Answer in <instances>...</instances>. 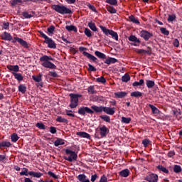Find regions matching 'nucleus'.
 Returning a JSON list of instances; mask_svg holds the SVG:
<instances>
[{
	"instance_id": "nucleus-61",
	"label": "nucleus",
	"mask_w": 182,
	"mask_h": 182,
	"mask_svg": "<svg viewBox=\"0 0 182 182\" xmlns=\"http://www.w3.org/2000/svg\"><path fill=\"white\" fill-rule=\"evenodd\" d=\"M180 46V42L178 41V39H175L173 41V46H176V48H178Z\"/></svg>"
},
{
	"instance_id": "nucleus-3",
	"label": "nucleus",
	"mask_w": 182,
	"mask_h": 182,
	"mask_svg": "<svg viewBox=\"0 0 182 182\" xmlns=\"http://www.w3.org/2000/svg\"><path fill=\"white\" fill-rule=\"evenodd\" d=\"M65 154L67 156H69L68 157L65 156L64 157L65 160H67V161H76L77 160V154H75V151L70 150V149H65Z\"/></svg>"
},
{
	"instance_id": "nucleus-21",
	"label": "nucleus",
	"mask_w": 182,
	"mask_h": 182,
	"mask_svg": "<svg viewBox=\"0 0 182 182\" xmlns=\"http://www.w3.org/2000/svg\"><path fill=\"white\" fill-rule=\"evenodd\" d=\"M7 69L13 72H19V66L18 65H8Z\"/></svg>"
},
{
	"instance_id": "nucleus-28",
	"label": "nucleus",
	"mask_w": 182,
	"mask_h": 182,
	"mask_svg": "<svg viewBox=\"0 0 182 182\" xmlns=\"http://www.w3.org/2000/svg\"><path fill=\"white\" fill-rule=\"evenodd\" d=\"M143 85H144V80L141 79L139 80V82L135 81L134 82H133L132 86H134V87H136V86H143Z\"/></svg>"
},
{
	"instance_id": "nucleus-51",
	"label": "nucleus",
	"mask_w": 182,
	"mask_h": 182,
	"mask_svg": "<svg viewBox=\"0 0 182 182\" xmlns=\"http://www.w3.org/2000/svg\"><path fill=\"white\" fill-rule=\"evenodd\" d=\"M96 81L99 83H106V78H104L103 77H97Z\"/></svg>"
},
{
	"instance_id": "nucleus-48",
	"label": "nucleus",
	"mask_w": 182,
	"mask_h": 182,
	"mask_svg": "<svg viewBox=\"0 0 182 182\" xmlns=\"http://www.w3.org/2000/svg\"><path fill=\"white\" fill-rule=\"evenodd\" d=\"M173 171H174V173H181V166H180L178 165H175L173 167Z\"/></svg>"
},
{
	"instance_id": "nucleus-29",
	"label": "nucleus",
	"mask_w": 182,
	"mask_h": 182,
	"mask_svg": "<svg viewBox=\"0 0 182 182\" xmlns=\"http://www.w3.org/2000/svg\"><path fill=\"white\" fill-rule=\"evenodd\" d=\"M116 62H117L116 58H109L105 61V63L107 65H110L111 63H116Z\"/></svg>"
},
{
	"instance_id": "nucleus-37",
	"label": "nucleus",
	"mask_w": 182,
	"mask_h": 182,
	"mask_svg": "<svg viewBox=\"0 0 182 182\" xmlns=\"http://www.w3.org/2000/svg\"><path fill=\"white\" fill-rule=\"evenodd\" d=\"M22 0H12L11 2V6H16V5H21Z\"/></svg>"
},
{
	"instance_id": "nucleus-13",
	"label": "nucleus",
	"mask_w": 182,
	"mask_h": 182,
	"mask_svg": "<svg viewBox=\"0 0 182 182\" xmlns=\"http://www.w3.org/2000/svg\"><path fill=\"white\" fill-rule=\"evenodd\" d=\"M91 109H92V110H94L95 113H102V112H103L104 107L103 106L97 107L96 105H92L91 107Z\"/></svg>"
},
{
	"instance_id": "nucleus-45",
	"label": "nucleus",
	"mask_w": 182,
	"mask_h": 182,
	"mask_svg": "<svg viewBox=\"0 0 182 182\" xmlns=\"http://www.w3.org/2000/svg\"><path fill=\"white\" fill-rule=\"evenodd\" d=\"M18 91L21 93H25V92H26V87L24 85H20L18 86Z\"/></svg>"
},
{
	"instance_id": "nucleus-8",
	"label": "nucleus",
	"mask_w": 182,
	"mask_h": 182,
	"mask_svg": "<svg viewBox=\"0 0 182 182\" xmlns=\"http://www.w3.org/2000/svg\"><path fill=\"white\" fill-rule=\"evenodd\" d=\"M139 36H141V38H143L144 41H149V39H150V38L153 36V34L148 32L147 31H141L139 33Z\"/></svg>"
},
{
	"instance_id": "nucleus-46",
	"label": "nucleus",
	"mask_w": 182,
	"mask_h": 182,
	"mask_svg": "<svg viewBox=\"0 0 182 182\" xmlns=\"http://www.w3.org/2000/svg\"><path fill=\"white\" fill-rule=\"evenodd\" d=\"M48 176H50V177H52L53 178H54V180H58L59 178V177L58 176H56V174H55L53 172L49 171L48 172Z\"/></svg>"
},
{
	"instance_id": "nucleus-23",
	"label": "nucleus",
	"mask_w": 182,
	"mask_h": 182,
	"mask_svg": "<svg viewBox=\"0 0 182 182\" xmlns=\"http://www.w3.org/2000/svg\"><path fill=\"white\" fill-rule=\"evenodd\" d=\"M63 144H65V141L62 139H58L54 142V145L55 146V147H58V146H62Z\"/></svg>"
},
{
	"instance_id": "nucleus-49",
	"label": "nucleus",
	"mask_w": 182,
	"mask_h": 182,
	"mask_svg": "<svg viewBox=\"0 0 182 182\" xmlns=\"http://www.w3.org/2000/svg\"><path fill=\"white\" fill-rule=\"evenodd\" d=\"M77 178H78L79 181H80V182L85 181V180H86V175L80 174V175H78Z\"/></svg>"
},
{
	"instance_id": "nucleus-32",
	"label": "nucleus",
	"mask_w": 182,
	"mask_h": 182,
	"mask_svg": "<svg viewBox=\"0 0 182 182\" xmlns=\"http://www.w3.org/2000/svg\"><path fill=\"white\" fill-rule=\"evenodd\" d=\"M11 141L13 143H16V141H18V140H19V137L18 136V134L16 133L13 134L11 136Z\"/></svg>"
},
{
	"instance_id": "nucleus-55",
	"label": "nucleus",
	"mask_w": 182,
	"mask_h": 182,
	"mask_svg": "<svg viewBox=\"0 0 182 182\" xmlns=\"http://www.w3.org/2000/svg\"><path fill=\"white\" fill-rule=\"evenodd\" d=\"M47 31L48 33H53V32H55V26H50L48 28Z\"/></svg>"
},
{
	"instance_id": "nucleus-4",
	"label": "nucleus",
	"mask_w": 182,
	"mask_h": 182,
	"mask_svg": "<svg viewBox=\"0 0 182 182\" xmlns=\"http://www.w3.org/2000/svg\"><path fill=\"white\" fill-rule=\"evenodd\" d=\"M100 28L102 31L103 33H105V35L107 36L111 35L112 38L115 39V41H119V35H117V33L113 31V30H109L103 26H100Z\"/></svg>"
},
{
	"instance_id": "nucleus-56",
	"label": "nucleus",
	"mask_w": 182,
	"mask_h": 182,
	"mask_svg": "<svg viewBox=\"0 0 182 182\" xmlns=\"http://www.w3.org/2000/svg\"><path fill=\"white\" fill-rule=\"evenodd\" d=\"M23 16L26 19H29L30 18H32L33 16L31 14H29V13L28 12H24L23 13Z\"/></svg>"
},
{
	"instance_id": "nucleus-1",
	"label": "nucleus",
	"mask_w": 182,
	"mask_h": 182,
	"mask_svg": "<svg viewBox=\"0 0 182 182\" xmlns=\"http://www.w3.org/2000/svg\"><path fill=\"white\" fill-rule=\"evenodd\" d=\"M52 9L55 11V12H58V14H60L61 15H67L69 14H72V10L66 6H64L63 4L59 5V4H54L52 6Z\"/></svg>"
},
{
	"instance_id": "nucleus-34",
	"label": "nucleus",
	"mask_w": 182,
	"mask_h": 182,
	"mask_svg": "<svg viewBox=\"0 0 182 182\" xmlns=\"http://www.w3.org/2000/svg\"><path fill=\"white\" fill-rule=\"evenodd\" d=\"M121 122L122 123H125L126 124H129V123L132 122V118L122 117Z\"/></svg>"
},
{
	"instance_id": "nucleus-27",
	"label": "nucleus",
	"mask_w": 182,
	"mask_h": 182,
	"mask_svg": "<svg viewBox=\"0 0 182 182\" xmlns=\"http://www.w3.org/2000/svg\"><path fill=\"white\" fill-rule=\"evenodd\" d=\"M95 55H97L100 59H106V55L105 53H101L100 51H95Z\"/></svg>"
},
{
	"instance_id": "nucleus-54",
	"label": "nucleus",
	"mask_w": 182,
	"mask_h": 182,
	"mask_svg": "<svg viewBox=\"0 0 182 182\" xmlns=\"http://www.w3.org/2000/svg\"><path fill=\"white\" fill-rule=\"evenodd\" d=\"M88 93L90 95H93L95 93V87L94 86H90L87 89Z\"/></svg>"
},
{
	"instance_id": "nucleus-20",
	"label": "nucleus",
	"mask_w": 182,
	"mask_h": 182,
	"mask_svg": "<svg viewBox=\"0 0 182 182\" xmlns=\"http://www.w3.org/2000/svg\"><path fill=\"white\" fill-rule=\"evenodd\" d=\"M77 136H80V137H84L85 139H89L90 135L86 132H79L76 133Z\"/></svg>"
},
{
	"instance_id": "nucleus-18",
	"label": "nucleus",
	"mask_w": 182,
	"mask_h": 182,
	"mask_svg": "<svg viewBox=\"0 0 182 182\" xmlns=\"http://www.w3.org/2000/svg\"><path fill=\"white\" fill-rule=\"evenodd\" d=\"M149 106L151 109L153 114H160V110H159V109H157V107H156L154 105L149 104Z\"/></svg>"
},
{
	"instance_id": "nucleus-12",
	"label": "nucleus",
	"mask_w": 182,
	"mask_h": 182,
	"mask_svg": "<svg viewBox=\"0 0 182 182\" xmlns=\"http://www.w3.org/2000/svg\"><path fill=\"white\" fill-rule=\"evenodd\" d=\"M82 55L84 56H85L86 58H87V59H90V60H92L93 62H96L97 60V58L96 57H95L93 55H92L86 51H84L82 53Z\"/></svg>"
},
{
	"instance_id": "nucleus-2",
	"label": "nucleus",
	"mask_w": 182,
	"mask_h": 182,
	"mask_svg": "<svg viewBox=\"0 0 182 182\" xmlns=\"http://www.w3.org/2000/svg\"><path fill=\"white\" fill-rule=\"evenodd\" d=\"M41 62H43L42 66L46 68L47 69H55L56 65L55 64L50 63L49 60H53V58L50 56L43 55V57L40 58Z\"/></svg>"
},
{
	"instance_id": "nucleus-14",
	"label": "nucleus",
	"mask_w": 182,
	"mask_h": 182,
	"mask_svg": "<svg viewBox=\"0 0 182 182\" xmlns=\"http://www.w3.org/2000/svg\"><path fill=\"white\" fill-rule=\"evenodd\" d=\"M29 176H31V177H36V178H41L42 176H43V173L41 172L30 171Z\"/></svg>"
},
{
	"instance_id": "nucleus-40",
	"label": "nucleus",
	"mask_w": 182,
	"mask_h": 182,
	"mask_svg": "<svg viewBox=\"0 0 182 182\" xmlns=\"http://www.w3.org/2000/svg\"><path fill=\"white\" fill-rule=\"evenodd\" d=\"M158 170H160V171H163V173H166V174H168V169L166 168V167L159 165L157 166Z\"/></svg>"
},
{
	"instance_id": "nucleus-42",
	"label": "nucleus",
	"mask_w": 182,
	"mask_h": 182,
	"mask_svg": "<svg viewBox=\"0 0 182 182\" xmlns=\"http://www.w3.org/2000/svg\"><path fill=\"white\" fill-rule=\"evenodd\" d=\"M100 117V119H102V120H104V122L110 123V117H109L107 115H101Z\"/></svg>"
},
{
	"instance_id": "nucleus-24",
	"label": "nucleus",
	"mask_w": 182,
	"mask_h": 182,
	"mask_svg": "<svg viewBox=\"0 0 182 182\" xmlns=\"http://www.w3.org/2000/svg\"><path fill=\"white\" fill-rule=\"evenodd\" d=\"M65 29L68 31V32H72V31H73V32H77V28H76V26H65Z\"/></svg>"
},
{
	"instance_id": "nucleus-59",
	"label": "nucleus",
	"mask_w": 182,
	"mask_h": 182,
	"mask_svg": "<svg viewBox=\"0 0 182 182\" xmlns=\"http://www.w3.org/2000/svg\"><path fill=\"white\" fill-rule=\"evenodd\" d=\"M149 143H150V141H149V139H144L142 141V144L144 147H147V146H149Z\"/></svg>"
},
{
	"instance_id": "nucleus-57",
	"label": "nucleus",
	"mask_w": 182,
	"mask_h": 182,
	"mask_svg": "<svg viewBox=\"0 0 182 182\" xmlns=\"http://www.w3.org/2000/svg\"><path fill=\"white\" fill-rule=\"evenodd\" d=\"M88 70L90 72H96V68H95L92 64H88Z\"/></svg>"
},
{
	"instance_id": "nucleus-62",
	"label": "nucleus",
	"mask_w": 182,
	"mask_h": 182,
	"mask_svg": "<svg viewBox=\"0 0 182 182\" xmlns=\"http://www.w3.org/2000/svg\"><path fill=\"white\" fill-rule=\"evenodd\" d=\"M50 132L52 134H55V133H56V128L55 127H50Z\"/></svg>"
},
{
	"instance_id": "nucleus-43",
	"label": "nucleus",
	"mask_w": 182,
	"mask_h": 182,
	"mask_svg": "<svg viewBox=\"0 0 182 182\" xmlns=\"http://www.w3.org/2000/svg\"><path fill=\"white\" fill-rule=\"evenodd\" d=\"M160 31L161 33H163V35H166V36H168V35H170V32L167 30V28L164 27H161L160 28Z\"/></svg>"
},
{
	"instance_id": "nucleus-41",
	"label": "nucleus",
	"mask_w": 182,
	"mask_h": 182,
	"mask_svg": "<svg viewBox=\"0 0 182 182\" xmlns=\"http://www.w3.org/2000/svg\"><path fill=\"white\" fill-rule=\"evenodd\" d=\"M36 126L38 129H40V130H46V127H45V124L42 122L37 123Z\"/></svg>"
},
{
	"instance_id": "nucleus-39",
	"label": "nucleus",
	"mask_w": 182,
	"mask_h": 182,
	"mask_svg": "<svg viewBox=\"0 0 182 182\" xmlns=\"http://www.w3.org/2000/svg\"><path fill=\"white\" fill-rule=\"evenodd\" d=\"M32 79L35 81V82H41L42 80V75L41 74H39V75L38 76H35V75H33L32 76Z\"/></svg>"
},
{
	"instance_id": "nucleus-44",
	"label": "nucleus",
	"mask_w": 182,
	"mask_h": 182,
	"mask_svg": "<svg viewBox=\"0 0 182 182\" xmlns=\"http://www.w3.org/2000/svg\"><path fill=\"white\" fill-rule=\"evenodd\" d=\"M28 170L26 168H23L22 171L20 172V176H29Z\"/></svg>"
},
{
	"instance_id": "nucleus-22",
	"label": "nucleus",
	"mask_w": 182,
	"mask_h": 182,
	"mask_svg": "<svg viewBox=\"0 0 182 182\" xmlns=\"http://www.w3.org/2000/svg\"><path fill=\"white\" fill-rule=\"evenodd\" d=\"M128 39L130 42H135L136 43H140V40L139 38H137V37H136V36L132 35L129 37Z\"/></svg>"
},
{
	"instance_id": "nucleus-7",
	"label": "nucleus",
	"mask_w": 182,
	"mask_h": 182,
	"mask_svg": "<svg viewBox=\"0 0 182 182\" xmlns=\"http://www.w3.org/2000/svg\"><path fill=\"white\" fill-rule=\"evenodd\" d=\"M146 180L149 182H157L159 181V176L155 173H150L146 177Z\"/></svg>"
},
{
	"instance_id": "nucleus-15",
	"label": "nucleus",
	"mask_w": 182,
	"mask_h": 182,
	"mask_svg": "<svg viewBox=\"0 0 182 182\" xmlns=\"http://www.w3.org/2000/svg\"><path fill=\"white\" fill-rule=\"evenodd\" d=\"M17 42L21 45V46H23V48H29V46H28V43L25 41L22 38H16Z\"/></svg>"
},
{
	"instance_id": "nucleus-10",
	"label": "nucleus",
	"mask_w": 182,
	"mask_h": 182,
	"mask_svg": "<svg viewBox=\"0 0 182 182\" xmlns=\"http://www.w3.org/2000/svg\"><path fill=\"white\" fill-rule=\"evenodd\" d=\"M99 129L101 137H106V136H107V133H109V128L103 125L102 127H100Z\"/></svg>"
},
{
	"instance_id": "nucleus-30",
	"label": "nucleus",
	"mask_w": 182,
	"mask_h": 182,
	"mask_svg": "<svg viewBox=\"0 0 182 182\" xmlns=\"http://www.w3.org/2000/svg\"><path fill=\"white\" fill-rule=\"evenodd\" d=\"M15 79H16L17 80H23V76H22V74L21 73H12Z\"/></svg>"
},
{
	"instance_id": "nucleus-19",
	"label": "nucleus",
	"mask_w": 182,
	"mask_h": 182,
	"mask_svg": "<svg viewBox=\"0 0 182 182\" xmlns=\"http://www.w3.org/2000/svg\"><path fill=\"white\" fill-rule=\"evenodd\" d=\"M129 174H130L129 169H124L119 172L121 177H129Z\"/></svg>"
},
{
	"instance_id": "nucleus-60",
	"label": "nucleus",
	"mask_w": 182,
	"mask_h": 182,
	"mask_svg": "<svg viewBox=\"0 0 182 182\" xmlns=\"http://www.w3.org/2000/svg\"><path fill=\"white\" fill-rule=\"evenodd\" d=\"M39 33H40L41 36H42V38H43L45 39V41L49 38L43 31H39Z\"/></svg>"
},
{
	"instance_id": "nucleus-36",
	"label": "nucleus",
	"mask_w": 182,
	"mask_h": 182,
	"mask_svg": "<svg viewBox=\"0 0 182 182\" xmlns=\"http://www.w3.org/2000/svg\"><path fill=\"white\" fill-rule=\"evenodd\" d=\"M129 21L131 22H133V23H136V25L140 24V22L139 21V20L135 18L134 16H130L129 17Z\"/></svg>"
},
{
	"instance_id": "nucleus-6",
	"label": "nucleus",
	"mask_w": 182,
	"mask_h": 182,
	"mask_svg": "<svg viewBox=\"0 0 182 182\" xmlns=\"http://www.w3.org/2000/svg\"><path fill=\"white\" fill-rule=\"evenodd\" d=\"M86 113L92 114L93 111L87 107H82L79 108V109H78L79 114H82V116H85V114H86Z\"/></svg>"
},
{
	"instance_id": "nucleus-31",
	"label": "nucleus",
	"mask_w": 182,
	"mask_h": 182,
	"mask_svg": "<svg viewBox=\"0 0 182 182\" xmlns=\"http://www.w3.org/2000/svg\"><path fill=\"white\" fill-rule=\"evenodd\" d=\"M12 146V144L9 141H2L0 142V148L1 147H11Z\"/></svg>"
},
{
	"instance_id": "nucleus-52",
	"label": "nucleus",
	"mask_w": 182,
	"mask_h": 182,
	"mask_svg": "<svg viewBox=\"0 0 182 182\" xmlns=\"http://www.w3.org/2000/svg\"><path fill=\"white\" fill-rule=\"evenodd\" d=\"M107 4H109V5H117V0H106Z\"/></svg>"
},
{
	"instance_id": "nucleus-9",
	"label": "nucleus",
	"mask_w": 182,
	"mask_h": 182,
	"mask_svg": "<svg viewBox=\"0 0 182 182\" xmlns=\"http://www.w3.org/2000/svg\"><path fill=\"white\" fill-rule=\"evenodd\" d=\"M44 42L48 45V48H50V49H56V43H55V41H53L52 38L48 37Z\"/></svg>"
},
{
	"instance_id": "nucleus-33",
	"label": "nucleus",
	"mask_w": 182,
	"mask_h": 182,
	"mask_svg": "<svg viewBox=\"0 0 182 182\" xmlns=\"http://www.w3.org/2000/svg\"><path fill=\"white\" fill-rule=\"evenodd\" d=\"M142 93L141 92L139 91H135V92H132L131 93V96L132 97H141V96H142Z\"/></svg>"
},
{
	"instance_id": "nucleus-63",
	"label": "nucleus",
	"mask_w": 182,
	"mask_h": 182,
	"mask_svg": "<svg viewBox=\"0 0 182 182\" xmlns=\"http://www.w3.org/2000/svg\"><path fill=\"white\" fill-rule=\"evenodd\" d=\"M66 114H67V116H70L71 117H75V114H73L72 111H70V110H67Z\"/></svg>"
},
{
	"instance_id": "nucleus-38",
	"label": "nucleus",
	"mask_w": 182,
	"mask_h": 182,
	"mask_svg": "<svg viewBox=\"0 0 182 182\" xmlns=\"http://www.w3.org/2000/svg\"><path fill=\"white\" fill-rule=\"evenodd\" d=\"M88 26L91 31H93V32H96V31H97V28H96L95 23H88Z\"/></svg>"
},
{
	"instance_id": "nucleus-58",
	"label": "nucleus",
	"mask_w": 182,
	"mask_h": 182,
	"mask_svg": "<svg viewBox=\"0 0 182 182\" xmlns=\"http://www.w3.org/2000/svg\"><path fill=\"white\" fill-rule=\"evenodd\" d=\"M175 19H176V15L173 14V15L168 16V22H173V21H174Z\"/></svg>"
},
{
	"instance_id": "nucleus-64",
	"label": "nucleus",
	"mask_w": 182,
	"mask_h": 182,
	"mask_svg": "<svg viewBox=\"0 0 182 182\" xmlns=\"http://www.w3.org/2000/svg\"><path fill=\"white\" fill-rule=\"evenodd\" d=\"M100 182H107V178L105 176H102L100 180Z\"/></svg>"
},
{
	"instance_id": "nucleus-11",
	"label": "nucleus",
	"mask_w": 182,
	"mask_h": 182,
	"mask_svg": "<svg viewBox=\"0 0 182 182\" xmlns=\"http://www.w3.org/2000/svg\"><path fill=\"white\" fill-rule=\"evenodd\" d=\"M103 112L106 113L107 114H109V116H113L114 114V107L111 108V107H104L103 108Z\"/></svg>"
},
{
	"instance_id": "nucleus-50",
	"label": "nucleus",
	"mask_w": 182,
	"mask_h": 182,
	"mask_svg": "<svg viewBox=\"0 0 182 182\" xmlns=\"http://www.w3.org/2000/svg\"><path fill=\"white\" fill-rule=\"evenodd\" d=\"M84 33L87 38H90L92 36V31H90L89 28H85Z\"/></svg>"
},
{
	"instance_id": "nucleus-26",
	"label": "nucleus",
	"mask_w": 182,
	"mask_h": 182,
	"mask_svg": "<svg viewBox=\"0 0 182 182\" xmlns=\"http://www.w3.org/2000/svg\"><path fill=\"white\" fill-rule=\"evenodd\" d=\"M146 87H148V89H151V87H154V81L150 80H146Z\"/></svg>"
},
{
	"instance_id": "nucleus-53",
	"label": "nucleus",
	"mask_w": 182,
	"mask_h": 182,
	"mask_svg": "<svg viewBox=\"0 0 182 182\" xmlns=\"http://www.w3.org/2000/svg\"><path fill=\"white\" fill-rule=\"evenodd\" d=\"M107 9L108 12H109L110 14H116V12H117L116 9H114L112 6H108Z\"/></svg>"
},
{
	"instance_id": "nucleus-47",
	"label": "nucleus",
	"mask_w": 182,
	"mask_h": 182,
	"mask_svg": "<svg viewBox=\"0 0 182 182\" xmlns=\"http://www.w3.org/2000/svg\"><path fill=\"white\" fill-rule=\"evenodd\" d=\"M122 80L123 82H129V80H130V75L125 74L124 76L122 77Z\"/></svg>"
},
{
	"instance_id": "nucleus-17",
	"label": "nucleus",
	"mask_w": 182,
	"mask_h": 182,
	"mask_svg": "<svg viewBox=\"0 0 182 182\" xmlns=\"http://www.w3.org/2000/svg\"><path fill=\"white\" fill-rule=\"evenodd\" d=\"M135 51L139 55H146V53L150 54L151 51L150 50L136 49Z\"/></svg>"
},
{
	"instance_id": "nucleus-5",
	"label": "nucleus",
	"mask_w": 182,
	"mask_h": 182,
	"mask_svg": "<svg viewBox=\"0 0 182 182\" xmlns=\"http://www.w3.org/2000/svg\"><path fill=\"white\" fill-rule=\"evenodd\" d=\"M70 97L71 99L70 107L71 109H75L79 105V97H80V95H75V94H70Z\"/></svg>"
},
{
	"instance_id": "nucleus-35",
	"label": "nucleus",
	"mask_w": 182,
	"mask_h": 182,
	"mask_svg": "<svg viewBox=\"0 0 182 182\" xmlns=\"http://www.w3.org/2000/svg\"><path fill=\"white\" fill-rule=\"evenodd\" d=\"M56 122H58V123H68V119L62 117L61 116H58Z\"/></svg>"
},
{
	"instance_id": "nucleus-16",
	"label": "nucleus",
	"mask_w": 182,
	"mask_h": 182,
	"mask_svg": "<svg viewBox=\"0 0 182 182\" xmlns=\"http://www.w3.org/2000/svg\"><path fill=\"white\" fill-rule=\"evenodd\" d=\"M1 38L4 41H12V36L7 32H4Z\"/></svg>"
},
{
	"instance_id": "nucleus-25",
	"label": "nucleus",
	"mask_w": 182,
	"mask_h": 182,
	"mask_svg": "<svg viewBox=\"0 0 182 182\" xmlns=\"http://www.w3.org/2000/svg\"><path fill=\"white\" fill-rule=\"evenodd\" d=\"M127 93H126V92H118L114 93V96L119 99H122V97H124V96H127Z\"/></svg>"
}]
</instances>
